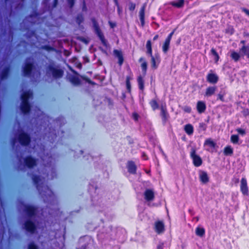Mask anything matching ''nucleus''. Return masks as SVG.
I'll return each instance as SVG.
<instances>
[{
  "mask_svg": "<svg viewBox=\"0 0 249 249\" xmlns=\"http://www.w3.org/2000/svg\"><path fill=\"white\" fill-rule=\"evenodd\" d=\"M46 73L48 76H52L54 79H59L61 78L64 74V70L53 61L46 67Z\"/></svg>",
  "mask_w": 249,
  "mask_h": 249,
  "instance_id": "1",
  "label": "nucleus"
},
{
  "mask_svg": "<svg viewBox=\"0 0 249 249\" xmlns=\"http://www.w3.org/2000/svg\"><path fill=\"white\" fill-rule=\"evenodd\" d=\"M139 62L142 63L141 65L143 76L140 75L137 77V81L139 89L141 91H143L144 89V77L145 76L147 70V63L144 58L141 57L138 60Z\"/></svg>",
  "mask_w": 249,
  "mask_h": 249,
  "instance_id": "2",
  "label": "nucleus"
},
{
  "mask_svg": "<svg viewBox=\"0 0 249 249\" xmlns=\"http://www.w3.org/2000/svg\"><path fill=\"white\" fill-rule=\"evenodd\" d=\"M23 205V212L28 219H34L37 215V208L35 206L30 205V203H18Z\"/></svg>",
  "mask_w": 249,
  "mask_h": 249,
  "instance_id": "3",
  "label": "nucleus"
},
{
  "mask_svg": "<svg viewBox=\"0 0 249 249\" xmlns=\"http://www.w3.org/2000/svg\"><path fill=\"white\" fill-rule=\"evenodd\" d=\"M17 140L19 143L22 146H29L32 142L31 135L23 130L20 131L17 135Z\"/></svg>",
  "mask_w": 249,
  "mask_h": 249,
  "instance_id": "4",
  "label": "nucleus"
},
{
  "mask_svg": "<svg viewBox=\"0 0 249 249\" xmlns=\"http://www.w3.org/2000/svg\"><path fill=\"white\" fill-rule=\"evenodd\" d=\"M92 21L95 34L100 39L102 44L105 47H107L108 45L107 41L105 38L104 34L103 33L102 30H101L98 23L94 19H93Z\"/></svg>",
  "mask_w": 249,
  "mask_h": 249,
  "instance_id": "5",
  "label": "nucleus"
},
{
  "mask_svg": "<svg viewBox=\"0 0 249 249\" xmlns=\"http://www.w3.org/2000/svg\"><path fill=\"white\" fill-rule=\"evenodd\" d=\"M23 228L26 232L30 234L35 233L37 230V226L35 222L30 219H27L25 221Z\"/></svg>",
  "mask_w": 249,
  "mask_h": 249,
  "instance_id": "6",
  "label": "nucleus"
},
{
  "mask_svg": "<svg viewBox=\"0 0 249 249\" xmlns=\"http://www.w3.org/2000/svg\"><path fill=\"white\" fill-rule=\"evenodd\" d=\"M24 166L32 169L37 165V160L31 155L26 156L23 160Z\"/></svg>",
  "mask_w": 249,
  "mask_h": 249,
  "instance_id": "7",
  "label": "nucleus"
},
{
  "mask_svg": "<svg viewBox=\"0 0 249 249\" xmlns=\"http://www.w3.org/2000/svg\"><path fill=\"white\" fill-rule=\"evenodd\" d=\"M190 158L193 160V163L195 166L199 167L202 164V160L201 157L196 154L195 149H192L190 153Z\"/></svg>",
  "mask_w": 249,
  "mask_h": 249,
  "instance_id": "8",
  "label": "nucleus"
},
{
  "mask_svg": "<svg viewBox=\"0 0 249 249\" xmlns=\"http://www.w3.org/2000/svg\"><path fill=\"white\" fill-rule=\"evenodd\" d=\"M206 80L209 83L214 85L218 82L219 77L213 72V70H211L206 76Z\"/></svg>",
  "mask_w": 249,
  "mask_h": 249,
  "instance_id": "9",
  "label": "nucleus"
},
{
  "mask_svg": "<svg viewBox=\"0 0 249 249\" xmlns=\"http://www.w3.org/2000/svg\"><path fill=\"white\" fill-rule=\"evenodd\" d=\"M34 68L33 62H26L22 69V72L24 76H30L32 73Z\"/></svg>",
  "mask_w": 249,
  "mask_h": 249,
  "instance_id": "10",
  "label": "nucleus"
},
{
  "mask_svg": "<svg viewBox=\"0 0 249 249\" xmlns=\"http://www.w3.org/2000/svg\"><path fill=\"white\" fill-rule=\"evenodd\" d=\"M11 67L9 65L4 67L0 72V83L7 79L10 74Z\"/></svg>",
  "mask_w": 249,
  "mask_h": 249,
  "instance_id": "11",
  "label": "nucleus"
},
{
  "mask_svg": "<svg viewBox=\"0 0 249 249\" xmlns=\"http://www.w3.org/2000/svg\"><path fill=\"white\" fill-rule=\"evenodd\" d=\"M240 182V188L242 194L245 196H249V188L247 179L245 177L242 178Z\"/></svg>",
  "mask_w": 249,
  "mask_h": 249,
  "instance_id": "12",
  "label": "nucleus"
},
{
  "mask_svg": "<svg viewBox=\"0 0 249 249\" xmlns=\"http://www.w3.org/2000/svg\"><path fill=\"white\" fill-rule=\"evenodd\" d=\"M160 109V115L161 117L162 122L164 124L166 123L169 118V114L167 111L166 106H161Z\"/></svg>",
  "mask_w": 249,
  "mask_h": 249,
  "instance_id": "13",
  "label": "nucleus"
},
{
  "mask_svg": "<svg viewBox=\"0 0 249 249\" xmlns=\"http://www.w3.org/2000/svg\"><path fill=\"white\" fill-rule=\"evenodd\" d=\"M126 167L127 171L129 174L132 175L136 174L137 167L134 161L128 160L127 163Z\"/></svg>",
  "mask_w": 249,
  "mask_h": 249,
  "instance_id": "14",
  "label": "nucleus"
},
{
  "mask_svg": "<svg viewBox=\"0 0 249 249\" xmlns=\"http://www.w3.org/2000/svg\"><path fill=\"white\" fill-rule=\"evenodd\" d=\"M155 231L159 234L163 233L165 231V226L162 221H157L155 223Z\"/></svg>",
  "mask_w": 249,
  "mask_h": 249,
  "instance_id": "15",
  "label": "nucleus"
},
{
  "mask_svg": "<svg viewBox=\"0 0 249 249\" xmlns=\"http://www.w3.org/2000/svg\"><path fill=\"white\" fill-rule=\"evenodd\" d=\"M151 57V67L155 70L158 67V65L160 62V56L159 54L155 55V56L149 55Z\"/></svg>",
  "mask_w": 249,
  "mask_h": 249,
  "instance_id": "16",
  "label": "nucleus"
},
{
  "mask_svg": "<svg viewBox=\"0 0 249 249\" xmlns=\"http://www.w3.org/2000/svg\"><path fill=\"white\" fill-rule=\"evenodd\" d=\"M20 108L23 114H27L30 113L31 109V106L30 102H21Z\"/></svg>",
  "mask_w": 249,
  "mask_h": 249,
  "instance_id": "17",
  "label": "nucleus"
},
{
  "mask_svg": "<svg viewBox=\"0 0 249 249\" xmlns=\"http://www.w3.org/2000/svg\"><path fill=\"white\" fill-rule=\"evenodd\" d=\"M113 52L115 56L118 59V63L119 65L121 66L124 61V58L122 52L121 50L114 49Z\"/></svg>",
  "mask_w": 249,
  "mask_h": 249,
  "instance_id": "18",
  "label": "nucleus"
},
{
  "mask_svg": "<svg viewBox=\"0 0 249 249\" xmlns=\"http://www.w3.org/2000/svg\"><path fill=\"white\" fill-rule=\"evenodd\" d=\"M200 181L203 184H206L209 181V178L206 171H200L199 174Z\"/></svg>",
  "mask_w": 249,
  "mask_h": 249,
  "instance_id": "19",
  "label": "nucleus"
},
{
  "mask_svg": "<svg viewBox=\"0 0 249 249\" xmlns=\"http://www.w3.org/2000/svg\"><path fill=\"white\" fill-rule=\"evenodd\" d=\"M144 198L148 201H152L155 197L153 191L150 189H146L144 193Z\"/></svg>",
  "mask_w": 249,
  "mask_h": 249,
  "instance_id": "20",
  "label": "nucleus"
},
{
  "mask_svg": "<svg viewBox=\"0 0 249 249\" xmlns=\"http://www.w3.org/2000/svg\"><path fill=\"white\" fill-rule=\"evenodd\" d=\"M196 110L198 113H204L206 109V105L205 103L202 101H198L196 103Z\"/></svg>",
  "mask_w": 249,
  "mask_h": 249,
  "instance_id": "21",
  "label": "nucleus"
},
{
  "mask_svg": "<svg viewBox=\"0 0 249 249\" xmlns=\"http://www.w3.org/2000/svg\"><path fill=\"white\" fill-rule=\"evenodd\" d=\"M145 6L143 5L139 11V18L141 21V25L142 27L145 25Z\"/></svg>",
  "mask_w": 249,
  "mask_h": 249,
  "instance_id": "22",
  "label": "nucleus"
},
{
  "mask_svg": "<svg viewBox=\"0 0 249 249\" xmlns=\"http://www.w3.org/2000/svg\"><path fill=\"white\" fill-rule=\"evenodd\" d=\"M32 179L34 184L36 185L37 190L39 192V194H41L42 193L41 192L40 186V182L41 181L40 177L38 175H35L33 176Z\"/></svg>",
  "mask_w": 249,
  "mask_h": 249,
  "instance_id": "23",
  "label": "nucleus"
},
{
  "mask_svg": "<svg viewBox=\"0 0 249 249\" xmlns=\"http://www.w3.org/2000/svg\"><path fill=\"white\" fill-rule=\"evenodd\" d=\"M32 95V93L30 91H26L23 92L21 95V102H29V98Z\"/></svg>",
  "mask_w": 249,
  "mask_h": 249,
  "instance_id": "24",
  "label": "nucleus"
},
{
  "mask_svg": "<svg viewBox=\"0 0 249 249\" xmlns=\"http://www.w3.org/2000/svg\"><path fill=\"white\" fill-rule=\"evenodd\" d=\"M216 87L214 86H210L208 87L206 89L205 92V96L206 97H210L213 95L216 90Z\"/></svg>",
  "mask_w": 249,
  "mask_h": 249,
  "instance_id": "25",
  "label": "nucleus"
},
{
  "mask_svg": "<svg viewBox=\"0 0 249 249\" xmlns=\"http://www.w3.org/2000/svg\"><path fill=\"white\" fill-rule=\"evenodd\" d=\"M184 130L188 135H192L194 131V127L192 124H188L184 125Z\"/></svg>",
  "mask_w": 249,
  "mask_h": 249,
  "instance_id": "26",
  "label": "nucleus"
},
{
  "mask_svg": "<svg viewBox=\"0 0 249 249\" xmlns=\"http://www.w3.org/2000/svg\"><path fill=\"white\" fill-rule=\"evenodd\" d=\"M132 79L131 75H127L126 77L125 85L126 88L128 93L131 94V86L130 81Z\"/></svg>",
  "mask_w": 249,
  "mask_h": 249,
  "instance_id": "27",
  "label": "nucleus"
},
{
  "mask_svg": "<svg viewBox=\"0 0 249 249\" xmlns=\"http://www.w3.org/2000/svg\"><path fill=\"white\" fill-rule=\"evenodd\" d=\"M178 1H171L170 4L173 7L180 8L183 7L184 5V0H177Z\"/></svg>",
  "mask_w": 249,
  "mask_h": 249,
  "instance_id": "28",
  "label": "nucleus"
},
{
  "mask_svg": "<svg viewBox=\"0 0 249 249\" xmlns=\"http://www.w3.org/2000/svg\"><path fill=\"white\" fill-rule=\"evenodd\" d=\"M204 145L209 146L213 149H214L216 146V143L211 138L205 140Z\"/></svg>",
  "mask_w": 249,
  "mask_h": 249,
  "instance_id": "29",
  "label": "nucleus"
},
{
  "mask_svg": "<svg viewBox=\"0 0 249 249\" xmlns=\"http://www.w3.org/2000/svg\"><path fill=\"white\" fill-rule=\"evenodd\" d=\"M223 152L225 156H231L233 153V150L231 145H227L224 148Z\"/></svg>",
  "mask_w": 249,
  "mask_h": 249,
  "instance_id": "30",
  "label": "nucleus"
},
{
  "mask_svg": "<svg viewBox=\"0 0 249 249\" xmlns=\"http://www.w3.org/2000/svg\"><path fill=\"white\" fill-rule=\"evenodd\" d=\"M196 234L197 236L202 237L205 234V230L204 228L197 227L196 229Z\"/></svg>",
  "mask_w": 249,
  "mask_h": 249,
  "instance_id": "31",
  "label": "nucleus"
},
{
  "mask_svg": "<svg viewBox=\"0 0 249 249\" xmlns=\"http://www.w3.org/2000/svg\"><path fill=\"white\" fill-rule=\"evenodd\" d=\"M230 56L231 58L235 62L238 61L240 58V55L239 53L234 50L231 51Z\"/></svg>",
  "mask_w": 249,
  "mask_h": 249,
  "instance_id": "32",
  "label": "nucleus"
},
{
  "mask_svg": "<svg viewBox=\"0 0 249 249\" xmlns=\"http://www.w3.org/2000/svg\"><path fill=\"white\" fill-rule=\"evenodd\" d=\"M146 48L147 49L146 53L148 55L152 54V43L150 40H148L146 44Z\"/></svg>",
  "mask_w": 249,
  "mask_h": 249,
  "instance_id": "33",
  "label": "nucleus"
},
{
  "mask_svg": "<svg viewBox=\"0 0 249 249\" xmlns=\"http://www.w3.org/2000/svg\"><path fill=\"white\" fill-rule=\"evenodd\" d=\"M170 42L165 40L162 47V50L164 53H167L170 47Z\"/></svg>",
  "mask_w": 249,
  "mask_h": 249,
  "instance_id": "34",
  "label": "nucleus"
},
{
  "mask_svg": "<svg viewBox=\"0 0 249 249\" xmlns=\"http://www.w3.org/2000/svg\"><path fill=\"white\" fill-rule=\"evenodd\" d=\"M149 104L153 110H155L159 107V104L156 99L151 100L149 102Z\"/></svg>",
  "mask_w": 249,
  "mask_h": 249,
  "instance_id": "35",
  "label": "nucleus"
},
{
  "mask_svg": "<svg viewBox=\"0 0 249 249\" xmlns=\"http://www.w3.org/2000/svg\"><path fill=\"white\" fill-rule=\"evenodd\" d=\"M70 82L74 85H78L80 84L81 81L79 78L76 76H72L70 78Z\"/></svg>",
  "mask_w": 249,
  "mask_h": 249,
  "instance_id": "36",
  "label": "nucleus"
},
{
  "mask_svg": "<svg viewBox=\"0 0 249 249\" xmlns=\"http://www.w3.org/2000/svg\"><path fill=\"white\" fill-rule=\"evenodd\" d=\"M211 54L214 56V60L216 62H217L219 59V56L218 53L216 51L215 49L214 48H212L211 50Z\"/></svg>",
  "mask_w": 249,
  "mask_h": 249,
  "instance_id": "37",
  "label": "nucleus"
},
{
  "mask_svg": "<svg viewBox=\"0 0 249 249\" xmlns=\"http://www.w3.org/2000/svg\"><path fill=\"white\" fill-rule=\"evenodd\" d=\"M41 48L48 52H55L56 51L54 47L48 45H43L41 47Z\"/></svg>",
  "mask_w": 249,
  "mask_h": 249,
  "instance_id": "38",
  "label": "nucleus"
},
{
  "mask_svg": "<svg viewBox=\"0 0 249 249\" xmlns=\"http://www.w3.org/2000/svg\"><path fill=\"white\" fill-rule=\"evenodd\" d=\"M239 136L238 135H232L231 137V141L233 144H237L239 142Z\"/></svg>",
  "mask_w": 249,
  "mask_h": 249,
  "instance_id": "39",
  "label": "nucleus"
},
{
  "mask_svg": "<svg viewBox=\"0 0 249 249\" xmlns=\"http://www.w3.org/2000/svg\"><path fill=\"white\" fill-rule=\"evenodd\" d=\"M207 125L204 123H200L198 124V130L199 131H205L207 129Z\"/></svg>",
  "mask_w": 249,
  "mask_h": 249,
  "instance_id": "40",
  "label": "nucleus"
},
{
  "mask_svg": "<svg viewBox=\"0 0 249 249\" xmlns=\"http://www.w3.org/2000/svg\"><path fill=\"white\" fill-rule=\"evenodd\" d=\"M84 20L83 16L82 14H79L76 17V21L78 25H80Z\"/></svg>",
  "mask_w": 249,
  "mask_h": 249,
  "instance_id": "41",
  "label": "nucleus"
},
{
  "mask_svg": "<svg viewBox=\"0 0 249 249\" xmlns=\"http://www.w3.org/2000/svg\"><path fill=\"white\" fill-rule=\"evenodd\" d=\"M240 51L244 53V54L246 55L247 52L249 51V45H243L240 49Z\"/></svg>",
  "mask_w": 249,
  "mask_h": 249,
  "instance_id": "42",
  "label": "nucleus"
},
{
  "mask_svg": "<svg viewBox=\"0 0 249 249\" xmlns=\"http://www.w3.org/2000/svg\"><path fill=\"white\" fill-rule=\"evenodd\" d=\"M225 33L230 35H232L234 33V29L232 26H229L226 29Z\"/></svg>",
  "mask_w": 249,
  "mask_h": 249,
  "instance_id": "43",
  "label": "nucleus"
},
{
  "mask_svg": "<svg viewBox=\"0 0 249 249\" xmlns=\"http://www.w3.org/2000/svg\"><path fill=\"white\" fill-rule=\"evenodd\" d=\"M28 249H38V247L34 242H32L28 244Z\"/></svg>",
  "mask_w": 249,
  "mask_h": 249,
  "instance_id": "44",
  "label": "nucleus"
},
{
  "mask_svg": "<svg viewBox=\"0 0 249 249\" xmlns=\"http://www.w3.org/2000/svg\"><path fill=\"white\" fill-rule=\"evenodd\" d=\"M136 7V4L135 3L130 2L129 3V7L128 9L130 11H133L135 10Z\"/></svg>",
  "mask_w": 249,
  "mask_h": 249,
  "instance_id": "45",
  "label": "nucleus"
},
{
  "mask_svg": "<svg viewBox=\"0 0 249 249\" xmlns=\"http://www.w3.org/2000/svg\"><path fill=\"white\" fill-rule=\"evenodd\" d=\"M176 29H174L172 32H171L167 36V37L166 38L165 40H167L168 41H171V40L172 39V36L174 35Z\"/></svg>",
  "mask_w": 249,
  "mask_h": 249,
  "instance_id": "46",
  "label": "nucleus"
},
{
  "mask_svg": "<svg viewBox=\"0 0 249 249\" xmlns=\"http://www.w3.org/2000/svg\"><path fill=\"white\" fill-rule=\"evenodd\" d=\"M183 110L184 112H185L186 113H190L191 112L192 108H191V107L188 106H186L184 107Z\"/></svg>",
  "mask_w": 249,
  "mask_h": 249,
  "instance_id": "47",
  "label": "nucleus"
},
{
  "mask_svg": "<svg viewBox=\"0 0 249 249\" xmlns=\"http://www.w3.org/2000/svg\"><path fill=\"white\" fill-rule=\"evenodd\" d=\"M236 131L240 134L242 136H244L246 134V131L245 129L238 128L236 129Z\"/></svg>",
  "mask_w": 249,
  "mask_h": 249,
  "instance_id": "48",
  "label": "nucleus"
},
{
  "mask_svg": "<svg viewBox=\"0 0 249 249\" xmlns=\"http://www.w3.org/2000/svg\"><path fill=\"white\" fill-rule=\"evenodd\" d=\"M70 8H72L75 3V0H67Z\"/></svg>",
  "mask_w": 249,
  "mask_h": 249,
  "instance_id": "49",
  "label": "nucleus"
},
{
  "mask_svg": "<svg viewBox=\"0 0 249 249\" xmlns=\"http://www.w3.org/2000/svg\"><path fill=\"white\" fill-rule=\"evenodd\" d=\"M132 116L135 121H138L139 118V115L137 112H134L132 113Z\"/></svg>",
  "mask_w": 249,
  "mask_h": 249,
  "instance_id": "50",
  "label": "nucleus"
},
{
  "mask_svg": "<svg viewBox=\"0 0 249 249\" xmlns=\"http://www.w3.org/2000/svg\"><path fill=\"white\" fill-rule=\"evenodd\" d=\"M242 12H244L247 15H248L249 17V10L244 8L242 7L241 8Z\"/></svg>",
  "mask_w": 249,
  "mask_h": 249,
  "instance_id": "51",
  "label": "nucleus"
},
{
  "mask_svg": "<svg viewBox=\"0 0 249 249\" xmlns=\"http://www.w3.org/2000/svg\"><path fill=\"white\" fill-rule=\"evenodd\" d=\"M217 99H219L220 101L224 102V95L223 94L219 93L217 96Z\"/></svg>",
  "mask_w": 249,
  "mask_h": 249,
  "instance_id": "52",
  "label": "nucleus"
},
{
  "mask_svg": "<svg viewBox=\"0 0 249 249\" xmlns=\"http://www.w3.org/2000/svg\"><path fill=\"white\" fill-rule=\"evenodd\" d=\"M85 79L86 82H87L88 83H89V84H90L91 85H94L95 84V83L94 82L91 81L89 78H86Z\"/></svg>",
  "mask_w": 249,
  "mask_h": 249,
  "instance_id": "53",
  "label": "nucleus"
},
{
  "mask_svg": "<svg viewBox=\"0 0 249 249\" xmlns=\"http://www.w3.org/2000/svg\"><path fill=\"white\" fill-rule=\"evenodd\" d=\"M87 8L86 2L85 0H83V5H82V10L86 11H87Z\"/></svg>",
  "mask_w": 249,
  "mask_h": 249,
  "instance_id": "54",
  "label": "nucleus"
},
{
  "mask_svg": "<svg viewBox=\"0 0 249 249\" xmlns=\"http://www.w3.org/2000/svg\"><path fill=\"white\" fill-rule=\"evenodd\" d=\"M58 4V0H53V7L55 8Z\"/></svg>",
  "mask_w": 249,
  "mask_h": 249,
  "instance_id": "55",
  "label": "nucleus"
},
{
  "mask_svg": "<svg viewBox=\"0 0 249 249\" xmlns=\"http://www.w3.org/2000/svg\"><path fill=\"white\" fill-rule=\"evenodd\" d=\"M157 249H163V244H160L157 246Z\"/></svg>",
  "mask_w": 249,
  "mask_h": 249,
  "instance_id": "56",
  "label": "nucleus"
},
{
  "mask_svg": "<svg viewBox=\"0 0 249 249\" xmlns=\"http://www.w3.org/2000/svg\"><path fill=\"white\" fill-rule=\"evenodd\" d=\"M38 15V13L37 12H35V14H30L29 17L31 18H32L35 16H37Z\"/></svg>",
  "mask_w": 249,
  "mask_h": 249,
  "instance_id": "57",
  "label": "nucleus"
},
{
  "mask_svg": "<svg viewBox=\"0 0 249 249\" xmlns=\"http://www.w3.org/2000/svg\"><path fill=\"white\" fill-rule=\"evenodd\" d=\"M109 24L110 25V27L112 28H114L116 26L115 23H112L110 21L109 22Z\"/></svg>",
  "mask_w": 249,
  "mask_h": 249,
  "instance_id": "58",
  "label": "nucleus"
},
{
  "mask_svg": "<svg viewBox=\"0 0 249 249\" xmlns=\"http://www.w3.org/2000/svg\"><path fill=\"white\" fill-rule=\"evenodd\" d=\"M113 1L115 3V5L117 6L118 9H119V3L118 0H113Z\"/></svg>",
  "mask_w": 249,
  "mask_h": 249,
  "instance_id": "59",
  "label": "nucleus"
},
{
  "mask_svg": "<svg viewBox=\"0 0 249 249\" xmlns=\"http://www.w3.org/2000/svg\"><path fill=\"white\" fill-rule=\"evenodd\" d=\"M159 38V35H155L154 37H153V40L155 41V40H156L157 39H158V38Z\"/></svg>",
  "mask_w": 249,
  "mask_h": 249,
  "instance_id": "60",
  "label": "nucleus"
},
{
  "mask_svg": "<svg viewBox=\"0 0 249 249\" xmlns=\"http://www.w3.org/2000/svg\"><path fill=\"white\" fill-rule=\"evenodd\" d=\"M181 139L182 141H186V137L185 136V135H184L182 138H181Z\"/></svg>",
  "mask_w": 249,
  "mask_h": 249,
  "instance_id": "61",
  "label": "nucleus"
},
{
  "mask_svg": "<svg viewBox=\"0 0 249 249\" xmlns=\"http://www.w3.org/2000/svg\"><path fill=\"white\" fill-rule=\"evenodd\" d=\"M142 157H145V158H144V160H147V156L146 155L145 153L144 152H143L142 153Z\"/></svg>",
  "mask_w": 249,
  "mask_h": 249,
  "instance_id": "62",
  "label": "nucleus"
},
{
  "mask_svg": "<svg viewBox=\"0 0 249 249\" xmlns=\"http://www.w3.org/2000/svg\"><path fill=\"white\" fill-rule=\"evenodd\" d=\"M246 41L245 40H241L240 41V43H242V44H244L245 43Z\"/></svg>",
  "mask_w": 249,
  "mask_h": 249,
  "instance_id": "63",
  "label": "nucleus"
},
{
  "mask_svg": "<svg viewBox=\"0 0 249 249\" xmlns=\"http://www.w3.org/2000/svg\"><path fill=\"white\" fill-rule=\"evenodd\" d=\"M247 57L249 58V52L246 54Z\"/></svg>",
  "mask_w": 249,
  "mask_h": 249,
  "instance_id": "64",
  "label": "nucleus"
}]
</instances>
